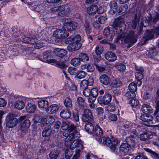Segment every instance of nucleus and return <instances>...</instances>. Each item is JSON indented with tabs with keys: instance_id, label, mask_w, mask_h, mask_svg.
Wrapping results in <instances>:
<instances>
[{
	"instance_id": "1",
	"label": "nucleus",
	"mask_w": 159,
	"mask_h": 159,
	"mask_svg": "<svg viewBox=\"0 0 159 159\" xmlns=\"http://www.w3.org/2000/svg\"><path fill=\"white\" fill-rule=\"evenodd\" d=\"M54 52L57 55L55 59L57 65L60 68L63 69V72L65 74L64 69H66L67 66L64 63L65 60L63 57L66 55L67 51L63 49L56 48L54 50Z\"/></svg>"
},
{
	"instance_id": "2",
	"label": "nucleus",
	"mask_w": 159,
	"mask_h": 159,
	"mask_svg": "<svg viewBox=\"0 0 159 159\" xmlns=\"http://www.w3.org/2000/svg\"><path fill=\"white\" fill-rule=\"evenodd\" d=\"M99 143L103 145H106L110 148L111 151L113 152H115L116 150L118 141L115 138L103 137L102 139H100Z\"/></svg>"
},
{
	"instance_id": "3",
	"label": "nucleus",
	"mask_w": 159,
	"mask_h": 159,
	"mask_svg": "<svg viewBox=\"0 0 159 159\" xmlns=\"http://www.w3.org/2000/svg\"><path fill=\"white\" fill-rule=\"evenodd\" d=\"M71 142V141L68 142V143L69 144V146H69L70 150L72 151L76 148H77L76 150L75 153L73 156V158L74 159H77L80 156V150L82 149L83 146L80 141L78 139H75L74 140L73 142Z\"/></svg>"
},
{
	"instance_id": "4",
	"label": "nucleus",
	"mask_w": 159,
	"mask_h": 159,
	"mask_svg": "<svg viewBox=\"0 0 159 159\" xmlns=\"http://www.w3.org/2000/svg\"><path fill=\"white\" fill-rule=\"evenodd\" d=\"M111 26L116 30L119 29L120 31L124 30L126 28L124 20L120 17L115 19Z\"/></svg>"
},
{
	"instance_id": "5",
	"label": "nucleus",
	"mask_w": 159,
	"mask_h": 159,
	"mask_svg": "<svg viewBox=\"0 0 159 159\" xmlns=\"http://www.w3.org/2000/svg\"><path fill=\"white\" fill-rule=\"evenodd\" d=\"M6 126L8 128L15 127L18 124V120L15 117L13 114H9L6 117Z\"/></svg>"
},
{
	"instance_id": "6",
	"label": "nucleus",
	"mask_w": 159,
	"mask_h": 159,
	"mask_svg": "<svg viewBox=\"0 0 159 159\" xmlns=\"http://www.w3.org/2000/svg\"><path fill=\"white\" fill-rule=\"evenodd\" d=\"M46 121V119H44L42 122L40 124V127L42 129H43L42 132V135L43 137H47L49 136L52 133L51 126L45 122Z\"/></svg>"
},
{
	"instance_id": "7",
	"label": "nucleus",
	"mask_w": 159,
	"mask_h": 159,
	"mask_svg": "<svg viewBox=\"0 0 159 159\" xmlns=\"http://www.w3.org/2000/svg\"><path fill=\"white\" fill-rule=\"evenodd\" d=\"M159 35V24L155 28L151 30H148L146 32V38H143L144 42L153 38L154 35Z\"/></svg>"
},
{
	"instance_id": "8",
	"label": "nucleus",
	"mask_w": 159,
	"mask_h": 159,
	"mask_svg": "<svg viewBox=\"0 0 159 159\" xmlns=\"http://www.w3.org/2000/svg\"><path fill=\"white\" fill-rule=\"evenodd\" d=\"M62 29H57L54 32L53 36L56 38L61 39L67 37L68 35V33L66 29L63 28Z\"/></svg>"
},
{
	"instance_id": "9",
	"label": "nucleus",
	"mask_w": 159,
	"mask_h": 159,
	"mask_svg": "<svg viewBox=\"0 0 159 159\" xmlns=\"http://www.w3.org/2000/svg\"><path fill=\"white\" fill-rule=\"evenodd\" d=\"M93 118V115L91 110L88 109H85L82 116V120L85 122H92Z\"/></svg>"
},
{
	"instance_id": "10",
	"label": "nucleus",
	"mask_w": 159,
	"mask_h": 159,
	"mask_svg": "<svg viewBox=\"0 0 159 159\" xmlns=\"http://www.w3.org/2000/svg\"><path fill=\"white\" fill-rule=\"evenodd\" d=\"M137 41V36L135 34L133 30H130L127 34L125 39V42L126 43H130L133 44Z\"/></svg>"
},
{
	"instance_id": "11",
	"label": "nucleus",
	"mask_w": 159,
	"mask_h": 159,
	"mask_svg": "<svg viewBox=\"0 0 159 159\" xmlns=\"http://www.w3.org/2000/svg\"><path fill=\"white\" fill-rule=\"evenodd\" d=\"M68 131L69 132V136L68 137V139H71L72 138H77L79 137V133L77 132L75 126L73 124H70L69 128L68 129Z\"/></svg>"
},
{
	"instance_id": "12",
	"label": "nucleus",
	"mask_w": 159,
	"mask_h": 159,
	"mask_svg": "<svg viewBox=\"0 0 159 159\" xmlns=\"http://www.w3.org/2000/svg\"><path fill=\"white\" fill-rule=\"evenodd\" d=\"M111 96L109 94H105L103 97L101 96L98 98V102L101 104L107 105L111 100Z\"/></svg>"
},
{
	"instance_id": "13",
	"label": "nucleus",
	"mask_w": 159,
	"mask_h": 159,
	"mask_svg": "<svg viewBox=\"0 0 159 159\" xmlns=\"http://www.w3.org/2000/svg\"><path fill=\"white\" fill-rule=\"evenodd\" d=\"M78 26L77 23L74 21L68 22L63 25V28L66 29L67 31H71L75 30Z\"/></svg>"
},
{
	"instance_id": "14",
	"label": "nucleus",
	"mask_w": 159,
	"mask_h": 159,
	"mask_svg": "<svg viewBox=\"0 0 159 159\" xmlns=\"http://www.w3.org/2000/svg\"><path fill=\"white\" fill-rule=\"evenodd\" d=\"M129 147L125 143H122L119 148V154L121 156L127 155L129 152Z\"/></svg>"
},
{
	"instance_id": "15",
	"label": "nucleus",
	"mask_w": 159,
	"mask_h": 159,
	"mask_svg": "<svg viewBox=\"0 0 159 159\" xmlns=\"http://www.w3.org/2000/svg\"><path fill=\"white\" fill-rule=\"evenodd\" d=\"M81 39L80 35L76 34L72 35L66 39L65 42L66 44H69L70 43H80V42Z\"/></svg>"
},
{
	"instance_id": "16",
	"label": "nucleus",
	"mask_w": 159,
	"mask_h": 159,
	"mask_svg": "<svg viewBox=\"0 0 159 159\" xmlns=\"http://www.w3.org/2000/svg\"><path fill=\"white\" fill-rule=\"evenodd\" d=\"M139 119L143 121L146 122V125H148L151 123H152L153 119V116L151 115L145 114H142L140 116Z\"/></svg>"
},
{
	"instance_id": "17",
	"label": "nucleus",
	"mask_w": 159,
	"mask_h": 159,
	"mask_svg": "<svg viewBox=\"0 0 159 159\" xmlns=\"http://www.w3.org/2000/svg\"><path fill=\"white\" fill-rule=\"evenodd\" d=\"M67 46V49L69 51H74L78 50L82 46L81 43H70Z\"/></svg>"
},
{
	"instance_id": "18",
	"label": "nucleus",
	"mask_w": 159,
	"mask_h": 159,
	"mask_svg": "<svg viewBox=\"0 0 159 159\" xmlns=\"http://www.w3.org/2000/svg\"><path fill=\"white\" fill-rule=\"evenodd\" d=\"M103 132L101 128L98 125L95 126V129L93 130V132L92 134H93V135L95 136L96 139H98V141L100 139H102V135Z\"/></svg>"
},
{
	"instance_id": "19",
	"label": "nucleus",
	"mask_w": 159,
	"mask_h": 159,
	"mask_svg": "<svg viewBox=\"0 0 159 159\" xmlns=\"http://www.w3.org/2000/svg\"><path fill=\"white\" fill-rule=\"evenodd\" d=\"M105 58L110 62H113L116 59V55L111 52H107L105 54Z\"/></svg>"
},
{
	"instance_id": "20",
	"label": "nucleus",
	"mask_w": 159,
	"mask_h": 159,
	"mask_svg": "<svg viewBox=\"0 0 159 159\" xmlns=\"http://www.w3.org/2000/svg\"><path fill=\"white\" fill-rule=\"evenodd\" d=\"M48 101L42 100H39L38 103V106L41 110H45L46 111L48 107Z\"/></svg>"
},
{
	"instance_id": "21",
	"label": "nucleus",
	"mask_w": 159,
	"mask_h": 159,
	"mask_svg": "<svg viewBox=\"0 0 159 159\" xmlns=\"http://www.w3.org/2000/svg\"><path fill=\"white\" fill-rule=\"evenodd\" d=\"M99 80L101 83L105 85L108 84L110 82V77L106 74H103L101 75Z\"/></svg>"
},
{
	"instance_id": "22",
	"label": "nucleus",
	"mask_w": 159,
	"mask_h": 159,
	"mask_svg": "<svg viewBox=\"0 0 159 159\" xmlns=\"http://www.w3.org/2000/svg\"><path fill=\"white\" fill-rule=\"evenodd\" d=\"M87 11L89 15H92L95 14L97 11H98V13H100L99 11L98 10L97 6L95 5H92L89 7L87 8Z\"/></svg>"
},
{
	"instance_id": "23",
	"label": "nucleus",
	"mask_w": 159,
	"mask_h": 159,
	"mask_svg": "<svg viewBox=\"0 0 159 159\" xmlns=\"http://www.w3.org/2000/svg\"><path fill=\"white\" fill-rule=\"evenodd\" d=\"M61 116L64 119L69 118L71 115V111L67 109L62 110L60 113Z\"/></svg>"
},
{
	"instance_id": "24",
	"label": "nucleus",
	"mask_w": 159,
	"mask_h": 159,
	"mask_svg": "<svg viewBox=\"0 0 159 159\" xmlns=\"http://www.w3.org/2000/svg\"><path fill=\"white\" fill-rule=\"evenodd\" d=\"M58 108L59 107L57 105H52L48 107L46 111L47 113L51 114L54 113L57 111L58 110Z\"/></svg>"
},
{
	"instance_id": "25",
	"label": "nucleus",
	"mask_w": 159,
	"mask_h": 159,
	"mask_svg": "<svg viewBox=\"0 0 159 159\" xmlns=\"http://www.w3.org/2000/svg\"><path fill=\"white\" fill-rule=\"evenodd\" d=\"M142 111L145 114L151 113L153 111L151 107L147 104H144L141 107Z\"/></svg>"
},
{
	"instance_id": "26",
	"label": "nucleus",
	"mask_w": 159,
	"mask_h": 159,
	"mask_svg": "<svg viewBox=\"0 0 159 159\" xmlns=\"http://www.w3.org/2000/svg\"><path fill=\"white\" fill-rule=\"evenodd\" d=\"M103 34L104 36L107 38L109 41L112 40L113 39V36L112 34L110 35V28L109 27H106L104 30L103 31Z\"/></svg>"
},
{
	"instance_id": "27",
	"label": "nucleus",
	"mask_w": 159,
	"mask_h": 159,
	"mask_svg": "<svg viewBox=\"0 0 159 159\" xmlns=\"http://www.w3.org/2000/svg\"><path fill=\"white\" fill-rule=\"evenodd\" d=\"M83 24L84 28L86 33L87 34H90L92 32V29L89 22L86 20Z\"/></svg>"
},
{
	"instance_id": "28",
	"label": "nucleus",
	"mask_w": 159,
	"mask_h": 159,
	"mask_svg": "<svg viewBox=\"0 0 159 159\" xmlns=\"http://www.w3.org/2000/svg\"><path fill=\"white\" fill-rule=\"evenodd\" d=\"M125 143L129 147H133L136 144V142L134 139L130 137H127L126 139Z\"/></svg>"
},
{
	"instance_id": "29",
	"label": "nucleus",
	"mask_w": 159,
	"mask_h": 159,
	"mask_svg": "<svg viewBox=\"0 0 159 159\" xmlns=\"http://www.w3.org/2000/svg\"><path fill=\"white\" fill-rule=\"evenodd\" d=\"M77 102L79 107L83 110L85 108L86 105L84 99L82 97H79L77 98Z\"/></svg>"
},
{
	"instance_id": "30",
	"label": "nucleus",
	"mask_w": 159,
	"mask_h": 159,
	"mask_svg": "<svg viewBox=\"0 0 159 159\" xmlns=\"http://www.w3.org/2000/svg\"><path fill=\"white\" fill-rule=\"evenodd\" d=\"M144 149L146 151L150 154V156L153 159H159V154H158L148 148H144Z\"/></svg>"
},
{
	"instance_id": "31",
	"label": "nucleus",
	"mask_w": 159,
	"mask_h": 159,
	"mask_svg": "<svg viewBox=\"0 0 159 159\" xmlns=\"http://www.w3.org/2000/svg\"><path fill=\"white\" fill-rule=\"evenodd\" d=\"M109 6L111 11L112 14H114L117 11V4L114 1L110 2Z\"/></svg>"
},
{
	"instance_id": "32",
	"label": "nucleus",
	"mask_w": 159,
	"mask_h": 159,
	"mask_svg": "<svg viewBox=\"0 0 159 159\" xmlns=\"http://www.w3.org/2000/svg\"><path fill=\"white\" fill-rule=\"evenodd\" d=\"M43 55L44 59L48 63H55L57 64L55 59H52V57L50 54H47V52H46L44 53Z\"/></svg>"
},
{
	"instance_id": "33",
	"label": "nucleus",
	"mask_w": 159,
	"mask_h": 159,
	"mask_svg": "<svg viewBox=\"0 0 159 159\" xmlns=\"http://www.w3.org/2000/svg\"><path fill=\"white\" fill-rule=\"evenodd\" d=\"M152 15L150 14L148 16L145 17L144 18L142 19V25L146 27V25H145L144 22L146 23H152Z\"/></svg>"
},
{
	"instance_id": "34",
	"label": "nucleus",
	"mask_w": 159,
	"mask_h": 159,
	"mask_svg": "<svg viewBox=\"0 0 159 159\" xmlns=\"http://www.w3.org/2000/svg\"><path fill=\"white\" fill-rule=\"evenodd\" d=\"M85 129L88 133L92 134L93 132L94 127L91 123V122H89L86 123L85 126Z\"/></svg>"
},
{
	"instance_id": "35",
	"label": "nucleus",
	"mask_w": 159,
	"mask_h": 159,
	"mask_svg": "<svg viewBox=\"0 0 159 159\" xmlns=\"http://www.w3.org/2000/svg\"><path fill=\"white\" fill-rule=\"evenodd\" d=\"M59 154L58 151L55 149L52 150L49 154V157L51 159H57Z\"/></svg>"
},
{
	"instance_id": "36",
	"label": "nucleus",
	"mask_w": 159,
	"mask_h": 159,
	"mask_svg": "<svg viewBox=\"0 0 159 159\" xmlns=\"http://www.w3.org/2000/svg\"><path fill=\"white\" fill-rule=\"evenodd\" d=\"M158 54V52L157 51L156 48L154 47H153L150 48L148 51V53L147 54L151 57H153L156 56Z\"/></svg>"
},
{
	"instance_id": "37",
	"label": "nucleus",
	"mask_w": 159,
	"mask_h": 159,
	"mask_svg": "<svg viewBox=\"0 0 159 159\" xmlns=\"http://www.w3.org/2000/svg\"><path fill=\"white\" fill-rule=\"evenodd\" d=\"M115 66L117 70L120 72L124 71L126 69L125 65L120 63H116Z\"/></svg>"
},
{
	"instance_id": "38",
	"label": "nucleus",
	"mask_w": 159,
	"mask_h": 159,
	"mask_svg": "<svg viewBox=\"0 0 159 159\" xmlns=\"http://www.w3.org/2000/svg\"><path fill=\"white\" fill-rule=\"evenodd\" d=\"M154 135H152L151 142L154 145L159 147V137L156 135L155 133Z\"/></svg>"
},
{
	"instance_id": "39",
	"label": "nucleus",
	"mask_w": 159,
	"mask_h": 159,
	"mask_svg": "<svg viewBox=\"0 0 159 159\" xmlns=\"http://www.w3.org/2000/svg\"><path fill=\"white\" fill-rule=\"evenodd\" d=\"M79 57L80 61L84 62H86L89 60L88 55L85 53H80L79 55Z\"/></svg>"
},
{
	"instance_id": "40",
	"label": "nucleus",
	"mask_w": 159,
	"mask_h": 159,
	"mask_svg": "<svg viewBox=\"0 0 159 159\" xmlns=\"http://www.w3.org/2000/svg\"><path fill=\"white\" fill-rule=\"evenodd\" d=\"M22 40L24 43L34 44L36 43V41L37 40L35 38H31L28 37H25L22 39Z\"/></svg>"
},
{
	"instance_id": "41",
	"label": "nucleus",
	"mask_w": 159,
	"mask_h": 159,
	"mask_svg": "<svg viewBox=\"0 0 159 159\" xmlns=\"http://www.w3.org/2000/svg\"><path fill=\"white\" fill-rule=\"evenodd\" d=\"M122 84V82L120 80L116 79L111 82V86L114 87H118L121 86Z\"/></svg>"
},
{
	"instance_id": "42",
	"label": "nucleus",
	"mask_w": 159,
	"mask_h": 159,
	"mask_svg": "<svg viewBox=\"0 0 159 159\" xmlns=\"http://www.w3.org/2000/svg\"><path fill=\"white\" fill-rule=\"evenodd\" d=\"M14 105L16 108L19 110H21L24 107L25 104L23 101H20L16 102L15 103Z\"/></svg>"
},
{
	"instance_id": "43",
	"label": "nucleus",
	"mask_w": 159,
	"mask_h": 159,
	"mask_svg": "<svg viewBox=\"0 0 159 159\" xmlns=\"http://www.w3.org/2000/svg\"><path fill=\"white\" fill-rule=\"evenodd\" d=\"M59 11L58 15L63 16L67 15V12L65 11L66 8L63 6H59Z\"/></svg>"
},
{
	"instance_id": "44",
	"label": "nucleus",
	"mask_w": 159,
	"mask_h": 159,
	"mask_svg": "<svg viewBox=\"0 0 159 159\" xmlns=\"http://www.w3.org/2000/svg\"><path fill=\"white\" fill-rule=\"evenodd\" d=\"M35 108L34 105L31 103L28 104L26 107L27 111L30 113L34 112L35 110Z\"/></svg>"
},
{
	"instance_id": "45",
	"label": "nucleus",
	"mask_w": 159,
	"mask_h": 159,
	"mask_svg": "<svg viewBox=\"0 0 159 159\" xmlns=\"http://www.w3.org/2000/svg\"><path fill=\"white\" fill-rule=\"evenodd\" d=\"M150 134L148 132H143L140 135V139L142 141H145L148 140L150 137Z\"/></svg>"
},
{
	"instance_id": "46",
	"label": "nucleus",
	"mask_w": 159,
	"mask_h": 159,
	"mask_svg": "<svg viewBox=\"0 0 159 159\" xmlns=\"http://www.w3.org/2000/svg\"><path fill=\"white\" fill-rule=\"evenodd\" d=\"M44 119H46V118H42L41 117L39 116H34L33 118V120L35 123H39V125L40 127V124L42 122Z\"/></svg>"
},
{
	"instance_id": "47",
	"label": "nucleus",
	"mask_w": 159,
	"mask_h": 159,
	"mask_svg": "<svg viewBox=\"0 0 159 159\" xmlns=\"http://www.w3.org/2000/svg\"><path fill=\"white\" fill-rule=\"evenodd\" d=\"M64 104L67 108H70L72 105L71 100L69 98L67 97L64 101Z\"/></svg>"
},
{
	"instance_id": "48",
	"label": "nucleus",
	"mask_w": 159,
	"mask_h": 159,
	"mask_svg": "<svg viewBox=\"0 0 159 159\" xmlns=\"http://www.w3.org/2000/svg\"><path fill=\"white\" fill-rule=\"evenodd\" d=\"M103 51V48L101 45H98L95 48V52L97 55H100Z\"/></svg>"
},
{
	"instance_id": "49",
	"label": "nucleus",
	"mask_w": 159,
	"mask_h": 159,
	"mask_svg": "<svg viewBox=\"0 0 159 159\" xmlns=\"http://www.w3.org/2000/svg\"><path fill=\"white\" fill-rule=\"evenodd\" d=\"M70 124V123L68 121H63L62 123L61 129L65 130L68 129Z\"/></svg>"
},
{
	"instance_id": "50",
	"label": "nucleus",
	"mask_w": 159,
	"mask_h": 159,
	"mask_svg": "<svg viewBox=\"0 0 159 159\" xmlns=\"http://www.w3.org/2000/svg\"><path fill=\"white\" fill-rule=\"evenodd\" d=\"M86 73L83 71L79 70L76 73V77L79 79L84 78L86 75Z\"/></svg>"
},
{
	"instance_id": "51",
	"label": "nucleus",
	"mask_w": 159,
	"mask_h": 159,
	"mask_svg": "<svg viewBox=\"0 0 159 159\" xmlns=\"http://www.w3.org/2000/svg\"><path fill=\"white\" fill-rule=\"evenodd\" d=\"M107 110L109 112H114L116 110V107L114 103H111L107 107Z\"/></svg>"
},
{
	"instance_id": "52",
	"label": "nucleus",
	"mask_w": 159,
	"mask_h": 159,
	"mask_svg": "<svg viewBox=\"0 0 159 159\" xmlns=\"http://www.w3.org/2000/svg\"><path fill=\"white\" fill-rule=\"evenodd\" d=\"M126 97L128 99L133 98L135 96V93L133 91H130L127 92L125 94Z\"/></svg>"
},
{
	"instance_id": "53",
	"label": "nucleus",
	"mask_w": 159,
	"mask_h": 159,
	"mask_svg": "<svg viewBox=\"0 0 159 159\" xmlns=\"http://www.w3.org/2000/svg\"><path fill=\"white\" fill-rule=\"evenodd\" d=\"M29 128L25 126L24 124H21L20 130L23 134H26L28 132Z\"/></svg>"
},
{
	"instance_id": "54",
	"label": "nucleus",
	"mask_w": 159,
	"mask_h": 159,
	"mask_svg": "<svg viewBox=\"0 0 159 159\" xmlns=\"http://www.w3.org/2000/svg\"><path fill=\"white\" fill-rule=\"evenodd\" d=\"M159 20V13L156 12L155 15L152 17V24L153 25L156 24L157 22Z\"/></svg>"
},
{
	"instance_id": "55",
	"label": "nucleus",
	"mask_w": 159,
	"mask_h": 159,
	"mask_svg": "<svg viewBox=\"0 0 159 159\" xmlns=\"http://www.w3.org/2000/svg\"><path fill=\"white\" fill-rule=\"evenodd\" d=\"M129 89L130 91H133L134 92L137 90V86L135 83L132 82L129 86Z\"/></svg>"
},
{
	"instance_id": "56",
	"label": "nucleus",
	"mask_w": 159,
	"mask_h": 159,
	"mask_svg": "<svg viewBox=\"0 0 159 159\" xmlns=\"http://www.w3.org/2000/svg\"><path fill=\"white\" fill-rule=\"evenodd\" d=\"M98 93V91L97 88H93L90 90V94L92 97L96 98L97 97Z\"/></svg>"
},
{
	"instance_id": "57",
	"label": "nucleus",
	"mask_w": 159,
	"mask_h": 159,
	"mask_svg": "<svg viewBox=\"0 0 159 159\" xmlns=\"http://www.w3.org/2000/svg\"><path fill=\"white\" fill-rule=\"evenodd\" d=\"M63 136L66 137L65 142V144L66 146H69V144L68 143V142L71 141L73 139L75 138H72L71 139H68V137L69 136V134H67L66 133L64 132L63 133Z\"/></svg>"
},
{
	"instance_id": "58",
	"label": "nucleus",
	"mask_w": 159,
	"mask_h": 159,
	"mask_svg": "<svg viewBox=\"0 0 159 159\" xmlns=\"http://www.w3.org/2000/svg\"><path fill=\"white\" fill-rule=\"evenodd\" d=\"M89 84L88 80H83L81 83L80 86L82 89H84L88 88V86Z\"/></svg>"
},
{
	"instance_id": "59",
	"label": "nucleus",
	"mask_w": 159,
	"mask_h": 159,
	"mask_svg": "<svg viewBox=\"0 0 159 159\" xmlns=\"http://www.w3.org/2000/svg\"><path fill=\"white\" fill-rule=\"evenodd\" d=\"M130 137L132 138L135 139L138 136V133L135 129H133L129 131Z\"/></svg>"
},
{
	"instance_id": "60",
	"label": "nucleus",
	"mask_w": 159,
	"mask_h": 159,
	"mask_svg": "<svg viewBox=\"0 0 159 159\" xmlns=\"http://www.w3.org/2000/svg\"><path fill=\"white\" fill-rule=\"evenodd\" d=\"M80 60L79 58H75L72 59L70 63L72 65L74 66H77L80 64Z\"/></svg>"
},
{
	"instance_id": "61",
	"label": "nucleus",
	"mask_w": 159,
	"mask_h": 159,
	"mask_svg": "<svg viewBox=\"0 0 159 159\" xmlns=\"http://www.w3.org/2000/svg\"><path fill=\"white\" fill-rule=\"evenodd\" d=\"M73 154V151L70 150H66L65 152V158L67 159H69Z\"/></svg>"
},
{
	"instance_id": "62",
	"label": "nucleus",
	"mask_w": 159,
	"mask_h": 159,
	"mask_svg": "<svg viewBox=\"0 0 159 159\" xmlns=\"http://www.w3.org/2000/svg\"><path fill=\"white\" fill-rule=\"evenodd\" d=\"M129 104L132 107H135L138 105L139 104V102L138 100L136 99H133L130 101Z\"/></svg>"
},
{
	"instance_id": "63",
	"label": "nucleus",
	"mask_w": 159,
	"mask_h": 159,
	"mask_svg": "<svg viewBox=\"0 0 159 159\" xmlns=\"http://www.w3.org/2000/svg\"><path fill=\"white\" fill-rule=\"evenodd\" d=\"M108 120L112 121H116L117 120V117L115 114H111L108 116Z\"/></svg>"
},
{
	"instance_id": "64",
	"label": "nucleus",
	"mask_w": 159,
	"mask_h": 159,
	"mask_svg": "<svg viewBox=\"0 0 159 159\" xmlns=\"http://www.w3.org/2000/svg\"><path fill=\"white\" fill-rule=\"evenodd\" d=\"M83 89V95L86 97H89L90 95V89L88 88Z\"/></svg>"
}]
</instances>
